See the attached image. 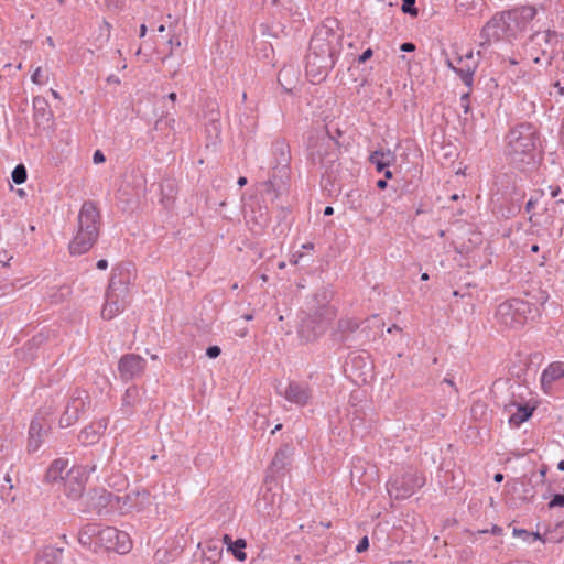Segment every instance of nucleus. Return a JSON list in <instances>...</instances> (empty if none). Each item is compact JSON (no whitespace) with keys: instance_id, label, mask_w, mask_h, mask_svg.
I'll return each instance as SVG.
<instances>
[{"instance_id":"nucleus-1","label":"nucleus","mask_w":564,"mask_h":564,"mask_svg":"<svg viewBox=\"0 0 564 564\" xmlns=\"http://www.w3.org/2000/svg\"><path fill=\"white\" fill-rule=\"evenodd\" d=\"M506 142V155L512 163L530 165L535 162L541 140L534 124L524 122L511 128Z\"/></svg>"},{"instance_id":"nucleus-2","label":"nucleus","mask_w":564,"mask_h":564,"mask_svg":"<svg viewBox=\"0 0 564 564\" xmlns=\"http://www.w3.org/2000/svg\"><path fill=\"white\" fill-rule=\"evenodd\" d=\"M100 213L96 204L84 202L78 214L77 232L68 246L69 252L77 256L87 252L98 239Z\"/></svg>"},{"instance_id":"nucleus-3","label":"nucleus","mask_w":564,"mask_h":564,"mask_svg":"<svg viewBox=\"0 0 564 564\" xmlns=\"http://www.w3.org/2000/svg\"><path fill=\"white\" fill-rule=\"evenodd\" d=\"M131 273L127 267L120 264L113 268L101 310L102 318L110 321L126 308Z\"/></svg>"},{"instance_id":"nucleus-4","label":"nucleus","mask_w":564,"mask_h":564,"mask_svg":"<svg viewBox=\"0 0 564 564\" xmlns=\"http://www.w3.org/2000/svg\"><path fill=\"white\" fill-rule=\"evenodd\" d=\"M272 156H273V173L268 180V191L275 193L279 196L282 192L286 191L288 182L291 173V150L290 145L284 139H276L272 142Z\"/></svg>"},{"instance_id":"nucleus-5","label":"nucleus","mask_w":564,"mask_h":564,"mask_svg":"<svg viewBox=\"0 0 564 564\" xmlns=\"http://www.w3.org/2000/svg\"><path fill=\"white\" fill-rule=\"evenodd\" d=\"M538 315V308L522 299H510L498 305L496 318L498 322L512 329H519Z\"/></svg>"},{"instance_id":"nucleus-6","label":"nucleus","mask_w":564,"mask_h":564,"mask_svg":"<svg viewBox=\"0 0 564 564\" xmlns=\"http://www.w3.org/2000/svg\"><path fill=\"white\" fill-rule=\"evenodd\" d=\"M378 322L377 316L362 324L352 318H340L334 333V339L347 348L361 346L366 341L375 339V336L370 335V323L377 324Z\"/></svg>"},{"instance_id":"nucleus-7","label":"nucleus","mask_w":564,"mask_h":564,"mask_svg":"<svg viewBox=\"0 0 564 564\" xmlns=\"http://www.w3.org/2000/svg\"><path fill=\"white\" fill-rule=\"evenodd\" d=\"M339 142L327 134L317 140L311 148L310 160L314 165L324 169V175H327L328 180L332 181L335 180L334 173L337 172L339 166Z\"/></svg>"},{"instance_id":"nucleus-8","label":"nucleus","mask_w":564,"mask_h":564,"mask_svg":"<svg viewBox=\"0 0 564 564\" xmlns=\"http://www.w3.org/2000/svg\"><path fill=\"white\" fill-rule=\"evenodd\" d=\"M89 393L80 388H75L69 397L64 412L59 417V426L62 429L74 425L90 406Z\"/></svg>"},{"instance_id":"nucleus-9","label":"nucleus","mask_w":564,"mask_h":564,"mask_svg":"<svg viewBox=\"0 0 564 564\" xmlns=\"http://www.w3.org/2000/svg\"><path fill=\"white\" fill-rule=\"evenodd\" d=\"M338 45L339 37L330 29L321 28L312 36L307 54L321 55L324 59H335Z\"/></svg>"},{"instance_id":"nucleus-10","label":"nucleus","mask_w":564,"mask_h":564,"mask_svg":"<svg viewBox=\"0 0 564 564\" xmlns=\"http://www.w3.org/2000/svg\"><path fill=\"white\" fill-rule=\"evenodd\" d=\"M425 479L413 471H408L401 476H395L387 484L389 495L395 499H405L412 496L416 489L421 488Z\"/></svg>"},{"instance_id":"nucleus-11","label":"nucleus","mask_w":564,"mask_h":564,"mask_svg":"<svg viewBox=\"0 0 564 564\" xmlns=\"http://www.w3.org/2000/svg\"><path fill=\"white\" fill-rule=\"evenodd\" d=\"M332 317L311 312L305 314L301 318V323L297 328L299 338L302 343H311L322 336L328 326Z\"/></svg>"},{"instance_id":"nucleus-12","label":"nucleus","mask_w":564,"mask_h":564,"mask_svg":"<svg viewBox=\"0 0 564 564\" xmlns=\"http://www.w3.org/2000/svg\"><path fill=\"white\" fill-rule=\"evenodd\" d=\"M508 18L509 14L507 15L505 12L497 13L484 25L480 32L478 56L482 55L491 42H497L503 36L509 26Z\"/></svg>"},{"instance_id":"nucleus-13","label":"nucleus","mask_w":564,"mask_h":564,"mask_svg":"<svg viewBox=\"0 0 564 564\" xmlns=\"http://www.w3.org/2000/svg\"><path fill=\"white\" fill-rule=\"evenodd\" d=\"M147 360L137 354H126L118 362V372L123 382L137 379L144 372Z\"/></svg>"},{"instance_id":"nucleus-14","label":"nucleus","mask_w":564,"mask_h":564,"mask_svg":"<svg viewBox=\"0 0 564 564\" xmlns=\"http://www.w3.org/2000/svg\"><path fill=\"white\" fill-rule=\"evenodd\" d=\"M335 59L323 58L321 55L307 54L305 72L312 83H321L333 69Z\"/></svg>"},{"instance_id":"nucleus-15","label":"nucleus","mask_w":564,"mask_h":564,"mask_svg":"<svg viewBox=\"0 0 564 564\" xmlns=\"http://www.w3.org/2000/svg\"><path fill=\"white\" fill-rule=\"evenodd\" d=\"M292 451L289 445L281 446L268 468V475L265 481H273L280 476H284L285 470L291 465Z\"/></svg>"},{"instance_id":"nucleus-16","label":"nucleus","mask_w":564,"mask_h":564,"mask_svg":"<svg viewBox=\"0 0 564 564\" xmlns=\"http://www.w3.org/2000/svg\"><path fill=\"white\" fill-rule=\"evenodd\" d=\"M51 431L50 423L44 417H34L29 429V452H36Z\"/></svg>"},{"instance_id":"nucleus-17","label":"nucleus","mask_w":564,"mask_h":564,"mask_svg":"<svg viewBox=\"0 0 564 564\" xmlns=\"http://www.w3.org/2000/svg\"><path fill=\"white\" fill-rule=\"evenodd\" d=\"M291 403L299 406L306 405L312 398V390L307 383L291 381L284 392H280Z\"/></svg>"},{"instance_id":"nucleus-18","label":"nucleus","mask_w":564,"mask_h":564,"mask_svg":"<svg viewBox=\"0 0 564 564\" xmlns=\"http://www.w3.org/2000/svg\"><path fill=\"white\" fill-rule=\"evenodd\" d=\"M333 299V291L328 286L319 288L313 295L308 311L316 312L317 314L333 317L335 315L334 310L329 306L330 300Z\"/></svg>"},{"instance_id":"nucleus-19","label":"nucleus","mask_w":564,"mask_h":564,"mask_svg":"<svg viewBox=\"0 0 564 564\" xmlns=\"http://www.w3.org/2000/svg\"><path fill=\"white\" fill-rule=\"evenodd\" d=\"M107 419H101L98 422L90 423L80 430L77 438L84 446L94 445L99 442L102 433L107 429Z\"/></svg>"},{"instance_id":"nucleus-20","label":"nucleus","mask_w":564,"mask_h":564,"mask_svg":"<svg viewBox=\"0 0 564 564\" xmlns=\"http://www.w3.org/2000/svg\"><path fill=\"white\" fill-rule=\"evenodd\" d=\"M513 408L516 409V412L511 413L509 417V423L510 425L516 427L520 426L523 422L528 421L535 410V406H531L528 403L518 402L514 400L510 401L508 404L505 405V410L509 412H511Z\"/></svg>"},{"instance_id":"nucleus-21","label":"nucleus","mask_w":564,"mask_h":564,"mask_svg":"<svg viewBox=\"0 0 564 564\" xmlns=\"http://www.w3.org/2000/svg\"><path fill=\"white\" fill-rule=\"evenodd\" d=\"M33 119L36 127L45 129L53 120V112L47 100L41 96L33 98Z\"/></svg>"},{"instance_id":"nucleus-22","label":"nucleus","mask_w":564,"mask_h":564,"mask_svg":"<svg viewBox=\"0 0 564 564\" xmlns=\"http://www.w3.org/2000/svg\"><path fill=\"white\" fill-rule=\"evenodd\" d=\"M113 498L115 496L111 492H107L105 489H96L88 496L86 511L101 514Z\"/></svg>"},{"instance_id":"nucleus-23","label":"nucleus","mask_w":564,"mask_h":564,"mask_svg":"<svg viewBox=\"0 0 564 564\" xmlns=\"http://www.w3.org/2000/svg\"><path fill=\"white\" fill-rule=\"evenodd\" d=\"M564 378V362L554 361L551 362L541 375L542 389L547 392L553 383Z\"/></svg>"},{"instance_id":"nucleus-24","label":"nucleus","mask_w":564,"mask_h":564,"mask_svg":"<svg viewBox=\"0 0 564 564\" xmlns=\"http://www.w3.org/2000/svg\"><path fill=\"white\" fill-rule=\"evenodd\" d=\"M121 536L126 539V532L119 531L113 527L100 528L98 527V540L96 541V547H104L111 551L115 547L113 540Z\"/></svg>"},{"instance_id":"nucleus-25","label":"nucleus","mask_w":564,"mask_h":564,"mask_svg":"<svg viewBox=\"0 0 564 564\" xmlns=\"http://www.w3.org/2000/svg\"><path fill=\"white\" fill-rule=\"evenodd\" d=\"M98 524L87 523L80 528L78 532V543L87 549L93 546L96 549V541L98 540Z\"/></svg>"},{"instance_id":"nucleus-26","label":"nucleus","mask_w":564,"mask_h":564,"mask_svg":"<svg viewBox=\"0 0 564 564\" xmlns=\"http://www.w3.org/2000/svg\"><path fill=\"white\" fill-rule=\"evenodd\" d=\"M394 161V153L390 150H377L369 156V162L376 166L378 172L384 171Z\"/></svg>"},{"instance_id":"nucleus-27","label":"nucleus","mask_w":564,"mask_h":564,"mask_svg":"<svg viewBox=\"0 0 564 564\" xmlns=\"http://www.w3.org/2000/svg\"><path fill=\"white\" fill-rule=\"evenodd\" d=\"M63 547L45 546L36 560V564H61Z\"/></svg>"},{"instance_id":"nucleus-28","label":"nucleus","mask_w":564,"mask_h":564,"mask_svg":"<svg viewBox=\"0 0 564 564\" xmlns=\"http://www.w3.org/2000/svg\"><path fill=\"white\" fill-rule=\"evenodd\" d=\"M68 466V460L63 458L55 459L46 470L45 478L48 482H55L59 479H64L63 473Z\"/></svg>"},{"instance_id":"nucleus-29","label":"nucleus","mask_w":564,"mask_h":564,"mask_svg":"<svg viewBox=\"0 0 564 564\" xmlns=\"http://www.w3.org/2000/svg\"><path fill=\"white\" fill-rule=\"evenodd\" d=\"M246 546V540L237 539L236 541L228 543V551L232 553L237 561L245 562L247 558V554L245 552Z\"/></svg>"},{"instance_id":"nucleus-30","label":"nucleus","mask_w":564,"mask_h":564,"mask_svg":"<svg viewBox=\"0 0 564 564\" xmlns=\"http://www.w3.org/2000/svg\"><path fill=\"white\" fill-rule=\"evenodd\" d=\"M65 495L73 500H76L82 497L84 491V484L78 480L68 479L65 482Z\"/></svg>"},{"instance_id":"nucleus-31","label":"nucleus","mask_w":564,"mask_h":564,"mask_svg":"<svg viewBox=\"0 0 564 564\" xmlns=\"http://www.w3.org/2000/svg\"><path fill=\"white\" fill-rule=\"evenodd\" d=\"M457 65L460 68H473V75L475 74L477 67H478V61L474 59L473 51H469L466 53L465 56H458L457 57Z\"/></svg>"},{"instance_id":"nucleus-32","label":"nucleus","mask_w":564,"mask_h":564,"mask_svg":"<svg viewBox=\"0 0 564 564\" xmlns=\"http://www.w3.org/2000/svg\"><path fill=\"white\" fill-rule=\"evenodd\" d=\"M161 193H162V203L165 204V199L167 202L172 200L175 196L176 189L174 186L173 181L166 180L163 183H161Z\"/></svg>"},{"instance_id":"nucleus-33","label":"nucleus","mask_w":564,"mask_h":564,"mask_svg":"<svg viewBox=\"0 0 564 564\" xmlns=\"http://www.w3.org/2000/svg\"><path fill=\"white\" fill-rule=\"evenodd\" d=\"M11 178L13 181V183L20 185V184H23L26 178H28V171H26V167L24 166V164L20 163L18 164L12 173H11Z\"/></svg>"},{"instance_id":"nucleus-34","label":"nucleus","mask_w":564,"mask_h":564,"mask_svg":"<svg viewBox=\"0 0 564 564\" xmlns=\"http://www.w3.org/2000/svg\"><path fill=\"white\" fill-rule=\"evenodd\" d=\"M113 544H115V547H112L111 551H115L120 554H126L131 549V541H130L128 533H126L124 541H123V539H121V536H119L118 539L113 540Z\"/></svg>"},{"instance_id":"nucleus-35","label":"nucleus","mask_w":564,"mask_h":564,"mask_svg":"<svg viewBox=\"0 0 564 564\" xmlns=\"http://www.w3.org/2000/svg\"><path fill=\"white\" fill-rule=\"evenodd\" d=\"M454 72L459 76V78L463 80V83L471 89L473 82H474V75H473V68H460L459 66L457 68H454Z\"/></svg>"},{"instance_id":"nucleus-36","label":"nucleus","mask_w":564,"mask_h":564,"mask_svg":"<svg viewBox=\"0 0 564 564\" xmlns=\"http://www.w3.org/2000/svg\"><path fill=\"white\" fill-rule=\"evenodd\" d=\"M6 482L8 484V486L3 485L0 490L1 498L6 501L13 502L15 500V496L11 494V491L13 489V485H12L9 476L6 477Z\"/></svg>"},{"instance_id":"nucleus-37","label":"nucleus","mask_w":564,"mask_h":564,"mask_svg":"<svg viewBox=\"0 0 564 564\" xmlns=\"http://www.w3.org/2000/svg\"><path fill=\"white\" fill-rule=\"evenodd\" d=\"M415 1L416 0H402V12L413 18H416L419 15V10L415 7Z\"/></svg>"},{"instance_id":"nucleus-38","label":"nucleus","mask_w":564,"mask_h":564,"mask_svg":"<svg viewBox=\"0 0 564 564\" xmlns=\"http://www.w3.org/2000/svg\"><path fill=\"white\" fill-rule=\"evenodd\" d=\"M547 507L550 509L556 508V507H564V495L563 494H555L552 499L549 501Z\"/></svg>"},{"instance_id":"nucleus-39","label":"nucleus","mask_w":564,"mask_h":564,"mask_svg":"<svg viewBox=\"0 0 564 564\" xmlns=\"http://www.w3.org/2000/svg\"><path fill=\"white\" fill-rule=\"evenodd\" d=\"M521 14H522L523 19H525V20H533L534 17L536 15V10L534 7H531V6L523 7L521 9Z\"/></svg>"},{"instance_id":"nucleus-40","label":"nucleus","mask_w":564,"mask_h":564,"mask_svg":"<svg viewBox=\"0 0 564 564\" xmlns=\"http://www.w3.org/2000/svg\"><path fill=\"white\" fill-rule=\"evenodd\" d=\"M469 96H470V91H467V93L463 94L460 97V106L464 109L465 115H467L470 110Z\"/></svg>"},{"instance_id":"nucleus-41","label":"nucleus","mask_w":564,"mask_h":564,"mask_svg":"<svg viewBox=\"0 0 564 564\" xmlns=\"http://www.w3.org/2000/svg\"><path fill=\"white\" fill-rule=\"evenodd\" d=\"M368 547H369V539H368V536L365 535L359 540V542L356 546V552L362 553V552L367 551Z\"/></svg>"},{"instance_id":"nucleus-42","label":"nucleus","mask_w":564,"mask_h":564,"mask_svg":"<svg viewBox=\"0 0 564 564\" xmlns=\"http://www.w3.org/2000/svg\"><path fill=\"white\" fill-rule=\"evenodd\" d=\"M221 352V349L219 346H209L207 349H206V355L208 358L210 359H215L217 358Z\"/></svg>"},{"instance_id":"nucleus-43","label":"nucleus","mask_w":564,"mask_h":564,"mask_svg":"<svg viewBox=\"0 0 564 564\" xmlns=\"http://www.w3.org/2000/svg\"><path fill=\"white\" fill-rule=\"evenodd\" d=\"M93 161H94L95 164H100V163H104L106 161V156H105V154L102 153L101 150H96L94 152Z\"/></svg>"},{"instance_id":"nucleus-44","label":"nucleus","mask_w":564,"mask_h":564,"mask_svg":"<svg viewBox=\"0 0 564 564\" xmlns=\"http://www.w3.org/2000/svg\"><path fill=\"white\" fill-rule=\"evenodd\" d=\"M41 77H42V68H41V67H37V68L34 70V73L32 74L31 79H32V82H33L34 84L41 85V84H43V80L41 79Z\"/></svg>"},{"instance_id":"nucleus-45","label":"nucleus","mask_w":564,"mask_h":564,"mask_svg":"<svg viewBox=\"0 0 564 564\" xmlns=\"http://www.w3.org/2000/svg\"><path fill=\"white\" fill-rule=\"evenodd\" d=\"M171 122H174V119H159L156 122H155V129L156 130H162L163 129V126L164 127H167L171 124Z\"/></svg>"},{"instance_id":"nucleus-46","label":"nucleus","mask_w":564,"mask_h":564,"mask_svg":"<svg viewBox=\"0 0 564 564\" xmlns=\"http://www.w3.org/2000/svg\"><path fill=\"white\" fill-rule=\"evenodd\" d=\"M110 24L107 22V21H104L101 26H100V33L101 35H105L106 36V40L109 39L110 36Z\"/></svg>"},{"instance_id":"nucleus-47","label":"nucleus","mask_w":564,"mask_h":564,"mask_svg":"<svg viewBox=\"0 0 564 564\" xmlns=\"http://www.w3.org/2000/svg\"><path fill=\"white\" fill-rule=\"evenodd\" d=\"M373 52L371 48H367L366 51L362 52L361 55H359L358 57V62L359 63H365L366 61H368L371 56H372Z\"/></svg>"},{"instance_id":"nucleus-48","label":"nucleus","mask_w":564,"mask_h":564,"mask_svg":"<svg viewBox=\"0 0 564 564\" xmlns=\"http://www.w3.org/2000/svg\"><path fill=\"white\" fill-rule=\"evenodd\" d=\"M400 50L405 53L415 51V45L412 42H404L401 44Z\"/></svg>"},{"instance_id":"nucleus-49","label":"nucleus","mask_w":564,"mask_h":564,"mask_svg":"<svg viewBox=\"0 0 564 564\" xmlns=\"http://www.w3.org/2000/svg\"><path fill=\"white\" fill-rule=\"evenodd\" d=\"M513 535L516 536H522L524 539L531 538V532L524 530V529H513Z\"/></svg>"},{"instance_id":"nucleus-50","label":"nucleus","mask_w":564,"mask_h":564,"mask_svg":"<svg viewBox=\"0 0 564 564\" xmlns=\"http://www.w3.org/2000/svg\"><path fill=\"white\" fill-rule=\"evenodd\" d=\"M12 257H8L7 256V252H3L1 253L0 252V263L3 265V267H7L8 265V262L11 260Z\"/></svg>"},{"instance_id":"nucleus-51","label":"nucleus","mask_w":564,"mask_h":564,"mask_svg":"<svg viewBox=\"0 0 564 564\" xmlns=\"http://www.w3.org/2000/svg\"><path fill=\"white\" fill-rule=\"evenodd\" d=\"M535 204H536V200L531 197L528 200V203L525 204V212L530 213L534 208Z\"/></svg>"},{"instance_id":"nucleus-52","label":"nucleus","mask_w":564,"mask_h":564,"mask_svg":"<svg viewBox=\"0 0 564 564\" xmlns=\"http://www.w3.org/2000/svg\"><path fill=\"white\" fill-rule=\"evenodd\" d=\"M96 267H97V269H99V270H106V269H107V267H108V262H107V260H105V259H100V260H98V261H97Z\"/></svg>"},{"instance_id":"nucleus-53","label":"nucleus","mask_w":564,"mask_h":564,"mask_svg":"<svg viewBox=\"0 0 564 564\" xmlns=\"http://www.w3.org/2000/svg\"><path fill=\"white\" fill-rule=\"evenodd\" d=\"M377 187L379 189H386L388 187V183L386 180H379L377 181Z\"/></svg>"},{"instance_id":"nucleus-54","label":"nucleus","mask_w":564,"mask_h":564,"mask_svg":"<svg viewBox=\"0 0 564 564\" xmlns=\"http://www.w3.org/2000/svg\"><path fill=\"white\" fill-rule=\"evenodd\" d=\"M490 532H491L492 534H495V535H499V534H501V532H502V528H500L499 525H496V524H495V525H492V528H491Z\"/></svg>"},{"instance_id":"nucleus-55","label":"nucleus","mask_w":564,"mask_h":564,"mask_svg":"<svg viewBox=\"0 0 564 564\" xmlns=\"http://www.w3.org/2000/svg\"><path fill=\"white\" fill-rule=\"evenodd\" d=\"M169 44H170L171 46H174V45H175V46H177V47H178V46H181V42H180V40H178V39H174V37H171V39L169 40Z\"/></svg>"},{"instance_id":"nucleus-56","label":"nucleus","mask_w":564,"mask_h":564,"mask_svg":"<svg viewBox=\"0 0 564 564\" xmlns=\"http://www.w3.org/2000/svg\"><path fill=\"white\" fill-rule=\"evenodd\" d=\"M96 468H97V466H96L95 464H93V465H87V466H85V467H84V470H85L86 473H94V471H96Z\"/></svg>"},{"instance_id":"nucleus-57","label":"nucleus","mask_w":564,"mask_h":564,"mask_svg":"<svg viewBox=\"0 0 564 564\" xmlns=\"http://www.w3.org/2000/svg\"><path fill=\"white\" fill-rule=\"evenodd\" d=\"M546 473H547V467L546 466H542V468L540 469V476H541V481L542 482L544 481Z\"/></svg>"},{"instance_id":"nucleus-58","label":"nucleus","mask_w":564,"mask_h":564,"mask_svg":"<svg viewBox=\"0 0 564 564\" xmlns=\"http://www.w3.org/2000/svg\"><path fill=\"white\" fill-rule=\"evenodd\" d=\"M247 183H248V180H247V177H245V176H240V177L238 178V181H237V184H238L240 187L245 186Z\"/></svg>"},{"instance_id":"nucleus-59","label":"nucleus","mask_w":564,"mask_h":564,"mask_svg":"<svg viewBox=\"0 0 564 564\" xmlns=\"http://www.w3.org/2000/svg\"><path fill=\"white\" fill-rule=\"evenodd\" d=\"M384 173V180H391L393 177V173L387 167L384 171H382Z\"/></svg>"},{"instance_id":"nucleus-60","label":"nucleus","mask_w":564,"mask_h":564,"mask_svg":"<svg viewBox=\"0 0 564 564\" xmlns=\"http://www.w3.org/2000/svg\"><path fill=\"white\" fill-rule=\"evenodd\" d=\"M107 82H108V83H115V84H119V83H120L119 78H118L116 75H110V76L107 78Z\"/></svg>"},{"instance_id":"nucleus-61","label":"nucleus","mask_w":564,"mask_h":564,"mask_svg":"<svg viewBox=\"0 0 564 564\" xmlns=\"http://www.w3.org/2000/svg\"><path fill=\"white\" fill-rule=\"evenodd\" d=\"M334 214V208L332 206H326L325 209H324V215L325 216H330Z\"/></svg>"},{"instance_id":"nucleus-62","label":"nucleus","mask_w":564,"mask_h":564,"mask_svg":"<svg viewBox=\"0 0 564 564\" xmlns=\"http://www.w3.org/2000/svg\"><path fill=\"white\" fill-rule=\"evenodd\" d=\"M494 480H495L496 482H501V481L503 480V475H502L501 473H497V474H495V476H494Z\"/></svg>"},{"instance_id":"nucleus-63","label":"nucleus","mask_w":564,"mask_h":564,"mask_svg":"<svg viewBox=\"0 0 564 564\" xmlns=\"http://www.w3.org/2000/svg\"><path fill=\"white\" fill-rule=\"evenodd\" d=\"M560 193H561V188L558 186H556L555 188L552 189L551 195H552V197H556L560 195Z\"/></svg>"},{"instance_id":"nucleus-64","label":"nucleus","mask_w":564,"mask_h":564,"mask_svg":"<svg viewBox=\"0 0 564 564\" xmlns=\"http://www.w3.org/2000/svg\"><path fill=\"white\" fill-rule=\"evenodd\" d=\"M145 34H147V25L145 24H141V26H140V37L145 36Z\"/></svg>"}]
</instances>
